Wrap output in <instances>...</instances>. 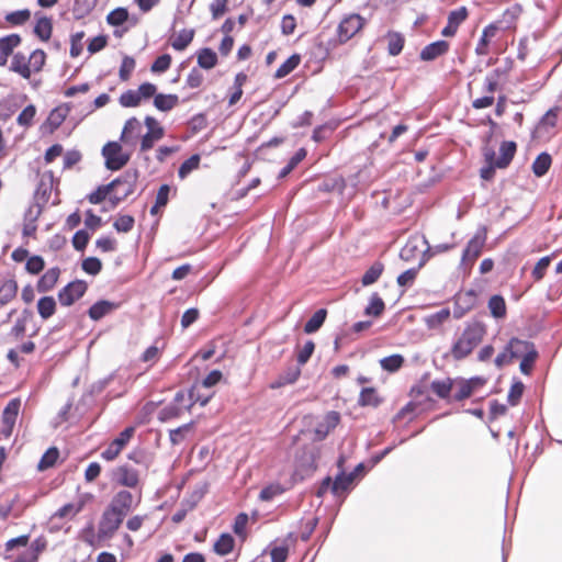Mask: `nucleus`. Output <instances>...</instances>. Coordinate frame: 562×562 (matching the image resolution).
I'll use <instances>...</instances> for the list:
<instances>
[{"label":"nucleus","mask_w":562,"mask_h":562,"mask_svg":"<svg viewBox=\"0 0 562 562\" xmlns=\"http://www.w3.org/2000/svg\"><path fill=\"white\" fill-rule=\"evenodd\" d=\"M485 334L486 327L482 322L474 321L469 323L451 347L452 358L457 361L467 358L483 340Z\"/></svg>","instance_id":"nucleus-1"},{"label":"nucleus","mask_w":562,"mask_h":562,"mask_svg":"<svg viewBox=\"0 0 562 562\" xmlns=\"http://www.w3.org/2000/svg\"><path fill=\"white\" fill-rule=\"evenodd\" d=\"M102 156L105 160V167L109 170L116 171L122 169L131 158L128 153H124L119 142H108L102 148Z\"/></svg>","instance_id":"nucleus-2"},{"label":"nucleus","mask_w":562,"mask_h":562,"mask_svg":"<svg viewBox=\"0 0 562 562\" xmlns=\"http://www.w3.org/2000/svg\"><path fill=\"white\" fill-rule=\"evenodd\" d=\"M122 513L112 512L109 507L103 512L99 522L97 540L99 542L106 541L113 537L123 522Z\"/></svg>","instance_id":"nucleus-3"},{"label":"nucleus","mask_w":562,"mask_h":562,"mask_svg":"<svg viewBox=\"0 0 562 562\" xmlns=\"http://www.w3.org/2000/svg\"><path fill=\"white\" fill-rule=\"evenodd\" d=\"M87 290L88 284L83 280L71 281L59 290L58 301L63 306H71L86 294Z\"/></svg>","instance_id":"nucleus-4"},{"label":"nucleus","mask_w":562,"mask_h":562,"mask_svg":"<svg viewBox=\"0 0 562 562\" xmlns=\"http://www.w3.org/2000/svg\"><path fill=\"white\" fill-rule=\"evenodd\" d=\"M144 123L147 127V133L142 136L139 149L140 151H148L156 142L165 136V128L150 115L145 117Z\"/></svg>","instance_id":"nucleus-5"},{"label":"nucleus","mask_w":562,"mask_h":562,"mask_svg":"<svg viewBox=\"0 0 562 562\" xmlns=\"http://www.w3.org/2000/svg\"><path fill=\"white\" fill-rule=\"evenodd\" d=\"M134 434L135 428L133 426L126 427L101 452V458L106 461H113L126 447V445L130 442Z\"/></svg>","instance_id":"nucleus-6"},{"label":"nucleus","mask_w":562,"mask_h":562,"mask_svg":"<svg viewBox=\"0 0 562 562\" xmlns=\"http://www.w3.org/2000/svg\"><path fill=\"white\" fill-rule=\"evenodd\" d=\"M366 20L359 14H350L344 18L337 29L340 43H346L353 37L364 25Z\"/></svg>","instance_id":"nucleus-7"},{"label":"nucleus","mask_w":562,"mask_h":562,"mask_svg":"<svg viewBox=\"0 0 562 562\" xmlns=\"http://www.w3.org/2000/svg\"><path fill=\"white\" fill-rule=\"evenodd\" d=\"M111 481L121 486L134 488L139 483L138 471L127 464L119 465L112 469L110 474Z\"/></svg>","instance_id":"nucleus-8"},{"label":"nucleus","mask_w":562,"mask_h":562,"mask_svg":"<svg viewBox=\"0 0 562 562\" xmlns=\"http://www.w3.org/2000/svg\"><path fill=\"white\" fill-rule=\"evenodd\" d=\"M485 231L476 233L467 244L461 257V265H472L481 255L485 244Z\"/></svg>","instance_id":"nucleus-9"},{"label":"nucleus","mask_w":562,"mask_h":562,"mask_svg":"<svg viewBox=\"0 0 562 562\" xmlns=\"http://www.w3.org/2000/svg\"><path fill=\"white\" fill-rule=\"evenodd\" d=\"M137 179L138 171L136 169H128L124 171L123 175L113 180L119 182L115 184V188H113L112 191H117L121 198L125 200L134 192Z\"/></svg>","instance_id":"nucleus-10"},{"label":"nucleus","mask_w":562,"mask_h":562,"mask_svg":"<svg viewBox=\"0 0 562 562\" xmlns=\"http://www.w3.org/2000/svg\"><path fill=\"white\" fill-rule=\"evenodd\" d=\"M134 497L131 492L126 490L119 491L112 498L108 506L112 512L122 513L125 517L133 507Z\"/></svg>","instance_id":"nucleus-11"},{"label":"nucleus","mask_w":562,"mask_h":562,"mask_svg":"<svg viewBox=\"0 0 562 562\" xmlns=\"http://www.w3.org/2000/svg\"><path fill=\"white\" fill-rule=\"evenodd\" d=\"M21 408V400L19 397L12 398L2 412V423L5 427V435L10 436L15 425L19 411Z\"/></svg>","instance_id":"nucleus-12"},{"label":"nucleus","mask_w":562,"mask_h":562,"mask_svg":"<svg viewBox=\"0 0 562 562\" xmlns=\"http://www.w3.org/2000/svg\"><path fill=\"white\" fill-rule=\"evenodd\" d=\"M449 43L445 40H439L426 45L419 54L423 61H432L440 56H443L449 50Z\"/></svg>","instance_id":"nucleus-13"},{"label":"nucleus","mask_w":562,"mask_h":562,"mask_svg":"<svg viewBox=\"0 0 562 562\" xmlns=\"http://www.w3.org/2000/svg\"><path fill=\"white\" fill-rule=\"evenodd\" d=\"M68 113L69 108L66 104L53 109L46 121L43 123L42 128H44L46 132L53 133L64 123Z\"/></svg>","instance_id":"nucleus-14"},{"label":"nucleus","mask_w":562,"mask_h":562,"mask_svg":"<svg viewBox=\"0 0 562 562\" xmlns=\"http://www.w3.org/2000/svg\"><path fill=\"white\" fill-rule=\"evenodd\" d=\"M21 41L19 34L0 37V66L7 65L9 56L13 54L14 48L21 44Z\"/></svg>","instance_id":"nucleus-15"},{"label":"nucleus","mask_w":562,"mask_h":562,"mask_svg":"<svg viewBox=\"0 0 562 562\" xmlns=\"http://www.w3.org/2000/svg\"><path fill=\"white\" fill-rule=\"evenodd\" d=\"M142 131V124L136 117H130L123 127L120 140L127 144L134 145L135 139L139 136Z\"/></svg>","instance_id":"nucleus-16"},{"label":"nucleus","mask_w":562,"mask_h":562,"mask_svg":"<svg viewBox=\"0 0 562 562\" xmlns=\"http://www.w3.org/2000/svg\"><path fill=\"white\" fill-rule=\"evenodd\" d=\"M18 283L13 276L0 280V305L11 302L18 293Z\"/></svg>","instance_id":"nucleus-17"},{"label":"nucleus","mask_w":562,"mask_h":562,"mask_svg":"<svg viewBox=\"0 0 562 562\" xmlns=\"http://www.w3.org/2000/svg\"><path fill=\"white\" fill-rule=\"evenodd\" d=\"M201 389L202 386L198 383L189 389V404L184 406L187 411H190L195 403H199L201 406H205L211 401L213 392H202Z\"/></svg>","instance_id":"nucleus-18"},{"label":"nucleus","mask_w":562,"mask_h":562,"mask_svg":"<svg viewBox=\"0 0 562 562\" xmlns=\"http://www.w3.org/2000/svg\"><path fill=\"white\" fill-rule=\"evenodd\" d=\"M27 58L29 57L21 52L13 54L11 65L9 67L10 71L19 74L24 79H30L31 68L30 64H27Z\"/></svg>","instance_id":"nucleus-19"},{"label":"nucleus","mask_w":562,"mask_h":562,"mask_svg":"<svg viewBox=\"0 0 562 562\" xmlns=\"http://www.w3.org/2000/svg\"><path fill=\"white\" fill-rule=\"evenodd\" d=\"M531 349H536L533 342L529 340H521L519 338H512L507 344V351H509V357L514 359L524 357Z\"/></svg>","instance_id":"nucleus-20"},{"label":"nucleus","mask_w":562,"mask_h":562,"mask_svg":"<svg viewBox=\"0 0 562 562\" xmlns=\"http://www.w3.org/2000/svg\"><path fill=\"white\" fill-rule=\"evenodd\" d=\"M115 308V303L108 300H100L90 306L88 315L92 321H100Z\"/></svg>","instance_id":"nucleus-21"},{"label":"nucleus","mask_w":562,"mask_h":562,"mask_svg":"<svg viewBox=\"0 0 562 562\" xmlns=\"http://www.w3.org/2000/svg\"><path fill=\"white\" fill-rule=\"evenodd\" d=\"M60 270L57 267L48 269L37 281L36 288L41 293L50 291L58 281Z\"/></svg>","instance_id":"nucleus-22"},{"label":"nucleus","mask_w":562,"mask_h":562,"mask_svg":"<svg viewBox=\"0 0 562 562\" xmlns=\"http://www.w3.org/2000/svg\"><path fill=\"white\" fill-rule=\"evenodd\" d=\"M517 145L515 142H503L499 146L501 156L495 160L497 168H506L513 160Z\"/></svg>","instance_id":"nucleus-23"},{"label":"nucleus","mask_w":562,"mask_h":562,"mask_svg":"<svg viewBox=\"0 0 562 562\" xmlns=\"http://www.w3.org/2000/svg\"><path fill=\"white\" fill-rule=\"evenodd\" d=\"M497 26L495 24H488L483 29L482 35L475 47V53L479 56H484L488 53V44L492 37L496 35Z\"/></svg>","instance_id":"nucleus-24"},{"label":"nucleus","mask_w":562,"mask_h":562,"mask_svg":"<svg viewBox=\"0 0 562 562\" xmlns=\"http://www.w3.org/2000/svg\"><path fill=\"white\" fill-rule=\"evenodd\" d=\"M355 480L356 479L353 477V474H347L344 470L339 471V473L334 479L331 493L334 495H339L341 492H347L351 487Z\"/></svg>","instance_id":"nucleus-25"},{"label":"nucleus","mask_w":562,"mask_h":562,"mask_svg":"<svg viewBox=\"0 0 562 562\" xmlns=\"http://www.w3.org/2000/svg\"><path fill=\"white\" fill-rule=\"evenodd\" d=\"M179 103V97L177 94H165L158 93L155 95L154 105L161 112H169L176 108Z\"/></svg>","instance_id":"nucleus-26"},{"label":"nucleus","mask_w":562,"mask_h":562,"mask_svg":"<svg viewBox=\"0 0 562 562\" xmlns=\"http://www.w3.org/2000/svg\"><path fill=\"white\" fill-rule=\"evenodd\" d=\"M52 31L53 23L50 18H37L33 32L41 41H48L52 35Z\"/></svg>","instance_id":"nucleus-27"},{"label":"nucleus","mask_w":562,"mask_h":562,"mask_svg":"<svg viewBox=\"0 0 562 562\" xmlns=\"http://www.w3.org/2000/svg\"><path fill=\"white\" fill-rule=\"evenodd\" d=\"M422 243V237H413L407 240V243L402 247L400 251V258L404 261L413 260L417 254L420 252L419 244Z\"/></svg>","instance_id":"nucleus-28"},{"label":"nucleus","mask_w":562,"mask_h":562,"mask_svg":"<svg viewBox=\"0 0 562 562\" xmlns=\"http://www.w3.org/2000/svg\"><path fill=\"white\" fill-rule=\"evenodd\" d=\"M382 403L374 387H363L360 392L358 404L362 407H378Z\"/></svg>","instance_id":"nucleus-29"},{"label":"nucleus","mask_w":562,"mask_h":562,"mask_svg":"<svg viewBox=\"0 0 562 562\" xmlns=\"http://www.w3.org/2000/svg\"><path fill=\"white\" fill-rule=\"evenodd\" d=\"M552 164L551 156L543 151L539 154L532 162V172L536 177H543L550 169Z\"/></svg>","instance_id":"nucleus-30"},{"label":"nucleus","mask_w":562,"mask_h":562,"mask_svg":"<svg viewBox=\"0 0 562 562\" xmlns=\"http://www.w3.org/2000/svg\"><path fill=\"white\" fill-rule=\"evenodd\" d=\"M327 316V311L325 308L317 310L311 318L304 325L305 334H314L316 333L325 323Z\"/></svg>","instance_id":"nucleus-31"},{"label":"nucleus","mask_w":562,"mask_h":562,"mask_svg":"<svg viewBox=\"0 0 562 562\" xmlns=\"http://www.w3.org/2000/svg\"><path fill=\"white\" fill-rule=\"evenodd\" d=\"M453 382L454 381L451 378H447L445 380H434L430 383V389L439 398L446 400L450 395Z\"/></svg>","instance_id":"nucleus-32"},{"label":"nucleus","mask_w":562,"mask_h":562,"mask_svg":"<svg viewBox=\"0 0 562 562\" xmlns=\"http://www.w3.org/2000/svg\"><path fill=\"white\" fill-rule=\"evenodd\" d=\"M427 259L422 258L418 265L414 268L407 269L397 277V284L400 286H409L414 283L419 270L426 263Z\"/></svg>","instance_id":"nucleus-33"},{"label":"nucleus","mask_w":562,"mask_h":562,"mask_svg":"<svg viewBox=\"0 0 562 562\" xmlns=\"http://www.w3.org/2000/svg\"><path fill=\"white\" fill-rule=\"evenodd\" d=\"M217 64V55L216 53L209 48L204 47L198 53V65L203 69H212Z\"/></svg>","instance_id":"nucleus-34"},{"label":"nucleus","mask_w":562,"mask_h":562,"mask_svg":"<svg viewBox=\"0 0 562 562\" xmlns=\"http://www.w3.org/2000/svg\"><path fill=\"white\" fill-rule=\"evenodd\" d=\"M37 312L43 319H48L56 312V301L53 296H43L37 302Z\"/></svg>","instance_id":"nucleus-35"},{"label":"nucleus","mask_w":562,"mask_h":562,"mask_svg":"<svg viewBox=\"0 0 562 562\" xmlns=\"http://www.w3.org/2000/svg\"><path fill=\"white\" fill-rule=\"evenodd\" d=\"M234 537L231 533H222L214 543V551L218 555H227L234 549Z\"/></svg>","instance_id":"nucleus-36"},{"label":"nucleus","mask_w":562,"mask_h":562,"mask_svg":"<svg viewBox=\"0 0 562 562\" xmlns=\"http://www.w3.org/2000/svg\"><path fill=\"white\" fill-rule=\"evenodd\" d=\"M405 43L404 36L398 32H390L387 34V53L391 56H397L403 50Z\"/></svg>","instance_id":"nucleus-37"},{"label":"nucleus","mask_w":562,"mask_h":562,"mask_svg":"<svg viewBox=\"0 0 562 562\" xmlns=\"http://www.w3.org/2000/svg\"><path fill=\"white\" fill-rule=\"evenodd\" d=\"M384 270V266L381 261H375L362 276L361 283L363 286H368L373 284L379 280L382 272Z\"/></svg>","instance_id":"nucleus-38"},{"label":"nucleus","mask_w":562,"mask_h":562,"mask_svg":"<svg viewBox=\"0 0 562 562\" xmlns=\"http://www.w3.org/2000/svg\"><path fill=\"white\" fill-rule=\"evenodd\" d=\"M488 308L495 318H504L506 316V303L502 295H492L488 300Z\"/></svg>","instance_id":"nucleus-39"},{"label":"nucleus","mask_w":562,"mask_h":562,"mask_svg":"<svg viewBox=\"0 0 562 562\" xmlns=\"http://www.w3.org/2000/svg\"><path fill=\"white\" fill-rule=\"evenodd\" d=\"M301 61V56L299 54L291 55L277 70L274 74V78L281 79L291 74Z\"/></svg>","instance_id":"nucleus-40"},{"label":"nucleus","mask_w":562,"mask_h":562,"mask_svg":"<svg viewBox=\"0 0 562 562\" xmlns=\"http://www.w3.org/2000/svg\"><path fill=\"white\" fill-rule=\"evenodd\" d=\"M450 316L449 308H441L436 313H432L425 318V323L429 329H436L440 327Z\"/></svg>","instance_id":"nucleus-41"},{"label":"nucleus","mask_w":562,"mask_h":562,"mask_svg":"<svg viewBox=\"0 0 562 562\" xmlns=\"http://www.w3.org/2000/svg\"><path fill=\"white\" fill-rule=\"evenodd\" d=\"M59 457V450L56 447L48 448L45 453L42 456L37 469L38 471H45L49 468H53L57 462Z\"/></svg>","instance_id":"nucleus-42"},{"label":"nucleus","mask_w":562,"mask_h":562,"mask_svg":"<svg viewBox=\"0 0 562 562\" xmlns=\"http://www.w3.org/2000/svg\"><path fill=\"white\" fill-rule=\"evenodd\" d=\"M130 20V13L126 8L119 7L106 15V22L112 26H121Z\"/></svg>","instance_id":"nucleus-43"},{"label":"nucleus","mask_w":562,"mask_h":562,"mask_svg":"<svg viewBox=\"0 0 562 562\" xmlns=\"http://www.w3.org/2000/svg\"><path fill=\"white\" fill-rule=\"evenodd\" d=\"M97 0H74L72 12L76 19L88 15L95 7Z\"/></svg>","instance_id":"nucleus-44"},{"label":"nucleus","mask_w":562,"mask_h":562,"mask_svg":"<svg viewBox=\"0 0 562 562\" xmlns=\"http://www.w3.org/2000/svg\"><path fill=\"white\" fill-rule=\"evenodd\" d=\"M194 37V30H182L177 37L171 42V46L176 50H184Z\"/></svg>","instance_id":"nucleus-45"},{"label":"nucleus","mask_w":562,"mask_h":562,"mask_svg":"<svg viewBox=\"0 0 562 562\" xmlns=\"http://www.w3.org/2000/svg\"><path fill=\"white\" fill-rule=\"evenodd\" d=\"M201 158L200 155L194 154L186 159L178 169V177L180 179L187 178L193 170L199 168Z\"/></svg>","instance_id":"nucleus-46"},{"label":"nucleus","mask_w":562,"mask_h":562,"mask_svg":"<svg viewBox=\"0 0 562 562\" xmlns=\"http://www.w3.org/2000/svg\"><path fill=\"white\" fill-rule=\"evenodd\" d=\"M119 181H111L108 184L100 186L97 188L95 191L91 192L88 195V200L91 204H100L102 201L105 200L106 195L112 191L113 188H115V184Z\"/></svg>","instance_id":"nucleus-47"},{"label":"nucleus","mask_w":562,"mask_h":562,"mask_svg":"<svg viewBox=\"0 0 562 562\" xmlns=\"http://www.w3.org/2000/svg\"><path fill=\"white\" fill-rule=\"evenodd\" d=\"M384 308L385 304L383 300L379 296L378 293H373L370 297L368 306L364 308V314L367 316L378 317L384 312Z\"/></svg>","instance_id":"nucleus-48"},{"label":"nucleus","mask_w":562,"mask_h":562,"mask_svg":"<svg viewBox=\"0 0 562 562\" xmlns=\"http://www.w3.org/2000/svg\"><path fill=\"white\" fill-rule=\"evenodd\" d=\"M404 363V357L395 353L384 357L380 360V366L384 371L395 372L402 368Z\"/></svg>","instance_id":"nucleus-49"},{"label":"nucleus","mask_w":562,"mask_h":562,"mask_svg":"<svg viewBox=\"0 0 562 562\" xmlns=\"http://www.w3.org/2000/svg\"><path fill=\"white\" fill-rule=\"evenodd\" d=\"M524 391L525 384L520 380L515 379L507 395V402L510 406H516L520 402Z\"/></svg>","instance_id":"nucleus-50"},{"label":"nucleus","mask_w":562,"mask_h":562,"mask_svg":"<svg viewBox=\"0 0 562 562\" xmlns=\"http://www.w3.org/2000/svg\"><path fill=\"white\" fill-rule=\"evenodd\" d=\"M46 60V54L43 49H35L31 53L27 58V64H30L31 71L38 72L43 69Z\"/></svg>","instance_id":"nucleus-51"},{"label":"nucleus","mask_w":562,"mask_h":562,"mask_svg":"<svg viewBox=\"0 0 562 562\" xmlns=\"http://www.w3.org/2000/svg\"><path fill=\"white\" fill-rule=\"evenodd\" d=\"M284 488L280 483H272L265 486L259 493V499L263 502L272 501L274 497L284 493Z\"/></svg>","instance_id":"nucleus-52"},{"label":"nucleus","mask_w":562,"mask_h":562,"mask_svg":"<svg viewBox=\"0 0 562 562\" xmlns=\"http://www.w3.org/2000/svg\"><path fill=\"white\" fill-rule=\"evenodd\" d=\"M422 244L427 246L426 249L423 252V258H426V259H428L430 256L446 252V251H448V250H450L451 248L454 247V244H446V243L445 244H437L435 246H430L428 244V240L424 236L422 237Z\"/></svg>","instance_id":"nucleus-53"},{"label":"nucleus","mask_w":562,"mask_h":562,"mask_svg":"<svg viewBox=\"0 0 562 562\" xmlns=\"http://www.w3.org/2000/svg\"><path fill=\"white\" fill-rule=\"evenodd\" d=\"M538 356L539 353L537 349H531L526 355H524V357H521L519 369L522 374L529 375L531 373Z\"/></svg>","instance_id":"nucleus-54"},{"label":"nucleus","mask_w":562,"mask_h":562,"mask_svg":"<svg viewBox=\"0 0 562 562\" xmlns=\"http://www.w3.org/2000/svg\"><path fill=\"white\" fill-rule=\"evenodd\" d=\"M116 378V373L115 372H112L111 374H109L108 376L103 378V379H100L95 382H93L90 387H89V391H88V394L90 396H97L99 394H101L109 385L110 383Z\"/></svg>","instance_id":"nucleus-55"},{"label":"nucleus","mask_w":562,"mask_h":562,"mask_svg":"<svg viewBox=\"0 0 562 562\" xmlns=\"http://www.w3.org/2000/svg\"><path fill=\"white\" fill-rule=\"evenodd\" d=\"M552 257L553 255L544 256L541 259H539V261L536 263L531 271V276L535 279V281H540L544 277L547 269L551 263Z\"/></svg>","instance_id":"nucleus-56"},{"label":"nucleus","mask_w":562,"mask_h":562,"mask_svg":"<svg viewBox=\"0 0 562 562\" xmlns=\"http://www.w3.org/2000/svg\"><path fill=\"white\" fill-rule=\"evenodd\" d=\"M140 98L136 90H127L120 95L119 102L123 108H135L140 104Z\"/></svg>","instance_id":"nucleus-57"},{"label":"nucleus","mask_w":562,"mask_h":562,"mask_svg":"<svg viewBox=\"0 0 562 562\" xmlns=\"http://www.w3.org/2000/svg\"><path fill=\"white\" fill-rule=\"evenodd\" d=\"M83 505V502H79L78 504H65L55 513L54 516L58 518H65L68 516L74 517L82 510Z\"/></svg>","instance_id":"nucleus-58"},{"label":"nucleus","mask_w":562,"mask_h":562,"mask_svg":"<svg viewBox=\"0 0 562 562\" xmlns=\"http://www.w3.org/2000/svg\"><path fill=\"white\" fill-rule=\"evenodd\" d=\"M35 114L36 108L33 104H29L18 115L16 122L20 126L27 127L32 124Z\"/></svg>","instance_id":"nucleus-59"},{"label":"nucleus","mask_w":562,"mask_h":562,"mask_svg":"<svg viewBox=\"0 0 562 562\" xmlns=\"http://www.w3.org/2000/svg\"><path fill=\"white\" fill-rule=\"evenodd\" d=\"M30 10L23 9L8 13L5 15V21L13 25H22L30 19Z\"/></svg>","instance_id":"nucleus-60"},{"label":"nucleus","mask_w":562,"mask_h":562,"mask_svg":"<svg viewBox=\"0 0 562 562\" xmlns=\"http://www.w3.org/2000/svg\"><path fill=\"white\" fill-rule=\"evenodd\" d=\"M82 270L91 276H97L102 269V262L97 257H88L81 263Z\"/></svg>","instance_id":"nucleus-61"},{"label":"nucleus","mask_w":562,"mask_h":562,"mask_svg":"<svg viewBox=\"0 0 562 562\" xmlns=\"http://www.w3.org/2000/svg\"><path fill=\"white\" fill-rule=\"evenodd\" d=\"M171 65V56L169 54H162L158 56L151 64L150 70L153 72L161 74L169 69Z\"/></svg>","instance_id":"nucleus-62"},{"label":"nucleus","mask_w":562,"mask_h":562,"mask_svg":"<svg viewBox=\"0 0 562 562\" xmlns=\"http://www.w3.org/2000/svg\"><path fill=\"white\" fill-rule=\"evenodd\" d=\"M45 267V261L41 256L34 255L26 260L25 269L31 274H38Z\"/></svg>","instance_id":"nucleus-63"},{"label":"nucleus","mask_w":562,"mask_h":562,"mask_svg":"<svg viewBox=\"0 0 562 562\" xmlns=\"http://www.w3.org/2000/svg\"><path fill=\"white\" fill-rule=\"evenodd\" d=\"M134 217L131 215H121L114 222L113 226L119 233H128L133 229Z\"/></svg>","instance_id":"nucleus-64"}]
</instances>
